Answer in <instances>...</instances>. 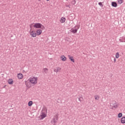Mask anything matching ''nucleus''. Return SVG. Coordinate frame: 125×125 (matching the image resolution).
I'll use <instances>...</instances> for the list:
<instances>
[{"label":"nucleus","instance_id":"1","mask_svg":"<svg viewBox=\"0 0 125 125\" xmlns=\"http://www.w3.org/2000/svg\"><path fill=\"white\" fill-rule=\"evenodd\" d=\"M58 117H59V114L58 112H56L53 119L51 121V123L52 125H56L55 124H56L58 121Z\"/></svg>","mask_w":125,"mask_h":125},{"label":"nucleus","instance_id":"27","mask_svg":"<svg viewBox=\"0 0 125 125\" xmlns=\"http://www.w3.org/2000/svg\"><path fill=\"white\" fill-rule=\"evenodd\" d=\"M83 100V97H80L79 98V101H80V102H82Z\"/></svg>","mask_w":125,"mask_h":125},{"label":"nucleus","instance_id":"32","mask_svg":"<svg viewBox=\"0 0 125 125\" xmlns=\"http://www.w3.org/2000/svg\"><path fill=\"white\" fill-rule=\"evenodd\" d=\"M39 1H41V0H39Z\"/></svg>","mask_w":125,"mask_h":125},{"label":"nucleus","instance_id":"19","mask_svg":"<svg viewBox=\"0 0 125 125\" xmlns=\"http://www.w3.org/2000/svg\"><path fill=\"white\" fill-rule=\"evenodd\" d=\"M94 98L95 100H99V96H98V95H96L94 96Z\"/></svg>","mask_w":125,"mask_h":125},{"label":"nucleus","instance_id":"26","mask_svg":"<svg viewBox=\"0 0 125 125\" xmlns=\"http://www.w3.org/2000/svg\"><path fill=\"white\" fill-rule=\"evenodd\" d=\"M99 5H100V6H101V7H102L103 6V4H102V2H99L98 3Z\"/></svg>","mask_w":125,"mask_h":125},{"label":"nucleus","instance_id":"5","mask_svg":"<svg viewBox=\"0 0 125 125\" xmlns=\"http://www.w3.org/2000/svg\"><path fill=\"white\" fill-rule=\"evenodd\" d=\"M77 28L74 27L71 29L70 32L71 33H73V34H76L77 32H78V30L80 28L79 27L77 26Z\"/></svg>","mask_w":125,"mask_h":125},{"label":"nucleus","instance_id":"11","mask_svg":"<svg viewBox=\"0 0 125 125\" xmlns=\"http://www.w3.org/2000/svg\"><path fill=\"white\" fill-rule=\"evenodd\" d=\"M111 5L113 7H117V6H118V4H117V2L113 1L111 2Z\"/></svg>","mask_w":125,"mask_h":125},{"label":"nucleus","instance_id":"7","mask_svg":"<svg viewBox=\"0 0 125 125\" xmlns=\"http://www.w3.org/2000/svg\"><path fill=\"white\" fill-rule=\"evenodd\" d=\"M41 117L42 119H44L45 117H46V114H45V113L43 112V110H42V114L41 115Z\"/></svg>","mask_w":125,"mask_h":125},{"label":"nucleus","instance_id":"15","mask_svg":"<svg viewBox=\"0 0 125 125\" xmlns=\"http://www.w3.org/2000/svg\"><path fill=\"white\" fill-rule=\"evenodd\" d=\"M36 33L37 34V35L39 36V35H41V34H42V31L41 29H38L37 30Z\"/></svg>","mask_w":125,"mask_h":125},{"label":"nucleus","instance_id":"3","mask_svg":"<svg viewBox=\"0 0 125 125\" xmlns=\"http://www.w3.org/2000/svg\"><path fill=\"white\" fill-rule=\"evenodd\" d=\"M110 106L112 107V108H115V109H117L119 105L118 104H117V102L116 101H112V102L110 103Z\"/></svg>","mask_w":125,"mask_h":125},{"label":"nucleus","instance_id":"29","mask_svg":"<svg viewBox=\"0 0 125 125\" xmlns=\"http://www.w3.org/2000/svg\"><path fill=\"white\" fill-rule=\"evenodd\" d=\"M45 28L44 27V26L43 25H42L41 28H40V29H45Z\"/></svg>","mask_w":125,"mask_h":125},{"label":"nucleus","instance_id":"9","mask_svg":"<svg viewBox=\"0 0 125 125\" xmlns=\"http://www.w3.org/2000/svg\"><path fill=\"white\" fill-rule=\"evenodd\" d=\"M119 41L120 42H125V36L123 37H120Z\"/></svg>","mask_w":125,"mask_h":125},{"label":"nucleus","instance_id":"28","mask_svg":"<svg viewBox=\"0 0 125 125\" xmlns=\"http://www.w3.org/2000/svg\"><path fill=\"white\" fill-rule=\"evenodd\" d=\"M66 7H69V8H71V5H65Z\"/></svg>","mask_w":125,"mask_h":125},{"label":"nucleus","instance_id":"17","mask_svg":"<svg viewBox=\"0 0 125 125\" xmlns=\"http://www.w3.org/2000/svg\"><path fill=\"white\" fill-rule=\"evenodd\" d=\"M9 84H13V80L12 79H9L8 81Z\"/></svg>","mask_w":125,"mask_h":125},{"label":"nucleus","instance_id":"30","mask_svg":"<svg viewBox=\"0 0 125 125\" xmlns=\"http://www.w3.org/2000/svg\"><path fill=\"white\" fill-rule=\"evenodd\" d=\"M116 61H117V59H116V58L114 59V63H115Z\"/></svg>","mask_w":125,"mask_h":125},{"label":"nucleus","instance_id":"13","mask_svg":"<svg viewBox=\"0 0 125 125\" xmlns=\"http://www.w3.org/2000/svg\"><path fill=\"white\" fill-rule=\"evenodd\" d=\"M25 85H26L27 87H28L30 88L31 87V83L30 82H27V81L25 82Z\"/></svg>","mask_w":125,"mask_h":125},{"label":"nucleus","instance_id":"20","mask_svg":"<svg viewBox=\"0 0 125 125\" xmlns=\"http://www.w3.org/2000/svg\"><path fill=\"white\" fill-rule=\"evenodd\" d=\"M28 106L29 107H31V106H32L33 105V101H29L28 102Z\"/></svg>","mask_w":125,"mask_h":125},{"label":"nucleus","instance_id":"8","mask_svg":"<svg viewBox=\"0 0 125 125\" xmlns=\"http://www.w3.org/2000/svg\"><path fill=\"white\" fill-rule=\"evenodd\" d=\"M61 71V67H57L56 69H54V72L56 73H58V72H60Z\"/></svg>","mask_w":125,"mask_h":125},{"label":"nucleus","instance_id":"23","mask_svg":"<svg viewBox=\"0 0 125 125\" xmlns=\"http://www.w3.org/2000/svg\"><path fill=\"white\" fill-rule=\"evenodd\" d=\"M119 56H120V54L119 53V52L116 53L115 55V58L118 59L119 58Z\"/></svg>","mask_w":125,"mask_h":125},{"label":"nucleus","instance_id":"12","mask_svg":"<svg viewBox=\"0 0 125 125\" xmlns=\"http://www.w3.org/2000/svg\"><path fill=\"white\" fill-rule=\"evenodd\" d=\"M68 58L70 60H71L73 62V63H75V60L74 59V58L73 57V56L68 55Z\"/></svg>","mask_w":125,"mask_h":125},{"label":"nucleus","instance_id":"31","mask_svg":"<svg viewBox=\"0 0 125 125\" xmlns=\"http://www.w3.org/2000/svg\"><path fill=\"white\" fill-rule=\"evenodd\" d=\"M49 0H46L47 1H49Z\"/></svg>","mask_w":125,"mask_h":125},{"label":"nucleus","instance_id":"21","mask_svg":"<svg viewBox=\"0 0 125 125\" xmlns=\"http://www.w3.org/2000/svg\"><path fill=\"white\" fill-rule=\"evenodd\" d=\"M43 71L45 74H47V72L48 71V69L46 68H43Z\"/></svg>","mask_w":125,"mask_h":125},{"label":"nucleus","instance_id":"14","mask_svg":"<svg viewBox=\"0 0 125 125\" xmlns=\"http://www.w3.org/2000/svg\"><path fill=\"white\" fill-rule=\"evenodd\" d=\"M65 21H66V18L64 17H62L61 18V23H65Z\"/></svg>","mask_w":125,"mask_h":125},{"label":"nucleus","instance_id":"22","mask_svg":"<svg viewBox=\"0 0 125 125\" xmlns=\"http://www.w3.org/2000/svg\"><path fill=\"white\" fill-rule=\"evenodd\" d=\"M117 1L119 4H122L124 1V0H118Z\"/></svg>","mask_w":125,"mask_h":125},{"label":"nucleus","instance_id":"6","mask_svg":"<svg viewBox=\"0 0 125 125\" xmlns=\"http://www.w3.org/2000/svg\"><path fill=\"white\" fill-rule=\"evenodd\" d=\"M30 35L32 38H36L37 37V33L35 31H32L30 32Z\"/></svg>","mask_w":125,"mask_h":125},{"label":"nucleus","instance_id":"4","mask_svg":"<svg viewBox=\"0 0 125 125\" xmlns=\"http://www.w3.org/2000/svg\"><path fill=\"white\" fill-rule=\"evenodd\" d=\"M42 23H36L33 25V27L34 28H36V29H41V28H42Z\"/></svg>","mask_w":125,"mask_h":125},{"label":"nucleus","instance_id":"24","mask_svg":"<svg viewBox=\"0 0 125 125\" xmlns=\"http://www.w3.org/2000/svg\"><path fill=\"white\" fill-rule=\"evenodd\" d=\"M122 117H123V113H119L118 115V118H122Z\"/></svg>","mask_w":125,"mask_h":125},{"label":"nucleus","instance_id":"16","mask_svg":"<svg viewBox=\"0 0 125 125\" xmlns=\"http://www.w3.org/2000/svg\"><path fill=\"white\" fill-rule=\"evenodd\" d=\"M61 59L62 60V61H66V57H65L64 55H62L61 57Z\"/></svg>","mask_w":125,"mask_h":125},{"label":"nucleus","instance_id":"2","mask_svg":"<svg viewBox=\"0 0 125 125\" xmlns=\"http://www.w3.org/2000/svg\"><path fill=\"white\" fill-rule=\"evenodd\" d=\"M28 81L32 84H37L38 83V77H30Z\"/></svg>","mask_w":125,"mask_h":125},{"label":"nucleus","instance_id":"18","mask_svg":"<svg viewBox=\"0 0 125 125\" xmlns=\"http://www.w3.org/2000/svg\"><path fill=\"white\" fill-rule=\"evenodd\" d=\"M121 124H125V117H123L121 118Z\"/></svg>","mask_w":125,"mask_h":125},{"label":"nucleus","instance_id":"25","mask_svg":"<svg viewBox=\"0 0 125 125\" xmlns=\"http://www.w3.org/2000/svg\"><path fill=\"white\" fill-rule=\"evenodd\" d=\"M71 3L72 4H73V5H75V4H76V0H72Z\"/></svg>","mask_w":125,"mask_h":125},{"label":"nucleus","instance_id":"10","mask_svg":"<svg viewBox=\"0 0 125 125\" xmlns=\"http://www.w3.org/2000/svg\"><path fill=\"white\" fill-rule=\"evenodd\" d=\"M18 78L19 80H22V79L23 78V74L21 73H19L18 74Z\"/></svg>","mask_w":125,"mask_h":125}]
</instances>
